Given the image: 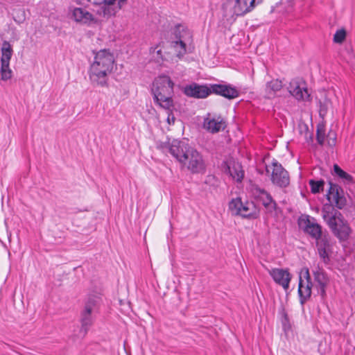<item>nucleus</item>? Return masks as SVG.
<instances>
[{"label":"nucleus","instance_id":"f03ea898","mask_svg":"<svg viewBox=\"0 0 355 355\" xmlns=\"http://www.w3.org/2000/svg\"><path fill=\"white\" fill-rule=\"evenodd\" d=\"M179 162L182 166L193 174L205 173L207 168L205 161L202 154L185 141H179Z\"/></svg>","mask_w":355,"mask_h":355},{"label":"nucleus","instance_id":"f704fd0d","mask_svg":"<svg viewBox=\"0 0 355 355\" xmlns=\"http://www.w3.org/2000/svg\"><path fill=\"white\" fill-rule=\"evenodd\" d=\"M150 53L153 55V57L155 58H162V50L160 49H158V46H156L155 48H150Z\"/></svg>","mask_w":355,"mask_h":355},{"label":"nucleus","instance_id":"4c0bfd02","mask_svg":"<svg viewBox=\"0 0 355 355\" xmlns=\"http://www.w3.org/2000/svg\"><path fill=\"white\" fill-rule=\"evenodd\" d=\"M88 1L93 4H105V0H88Z\"/></svg>","mask_w":355,"mask_h":355},{"label":"nucleus","instance_id":"2f4dec72","mask_svg":"<svg viewBox=\"0 0 355 355\" xmlns=\"http://www.w3.org/2000/svg\"><path fill=\"white\" fill-rule=\"evenodd\" d=\"M316 139L320 145H323L325 139V131L322 126H318L316 131Z\"/></svg>","mask_w":355,"mask_h":355},{"label":"nucleus","instance_id":"2eb2a0df","mask_svg":"<svg viewBox=\"0 0 355 355\" xmlns=\"http://www.w3.org/2000/svg\"><path fill=\"white\" fill-rule=\"evenodd\" d=\"M269 274L273 279L274 282L282 286L285 291H287L289 288L291 275L287 269L272 268L269 270Z\"/></svg>","mask_w":355,"mask_h":355},{"label":"nucleus","instance_id":"a878e982","mask_svg":"<svg viewBox=\"0 0 355 355\" xmlns=\"http://www.w3.org/2000/svg\"><path fill=\"white\" fill-rule=\"evenodd\" d=\"M195 50L194 43H186L179 41V60L186 54H191Z\"/></svg>","mask_w":355,"mask_h":355},{"label":"nucleus","instance_id":"72a5a7b5","mask_svg":"<svg viewBox=\"0 0 355 355\" xmlns=\"http://www.w3.org/2000/svg\"><path fill=\"white\" fill-rule=\"evenodd\" d=\"M336 135L334 132H329L327 135V143L329 146H334L336 144Z\"/></svg>","mask_w":355,"mask_h":355},{"label":"nucleus","instance_id":"5701e85b","mask_svg":"<svg viewBox=\"0 0 355 355\" xmlns=\"http://www.w3.org/2000/svg\"><path fill=\"white\" fill-rule=\"evenodd\" d=\"M282 87V82L279 79L267 81L263 91L264 97L268 99L274 98L277 96V92L280 91Z\"/></svg>","mask_w":355,"mask_h":355},{"label":"nucleus","instance_id":"c756f323","mask_svg":"<svg viewBox=\"0 0 355 355\" xmlns=\"http://www.w3.org/2000/svg\"><path fill=\"white\" fill-rule=\"evenodd\" d=\"M1 78L3 81L10 80L12 78V71L10 68V64H1Z\"/></svg>","mask_w":355,"mask_h":355},{"label":"nucleus","instance_id":"412c9836","mask_svg":"<svg viewBox=\"0 0 355 355\" xmlns=\"http://www.w3.org/2000/svg\"><path fill=\"white\" fill-rule=\"evenodd\" d=\"M316 246L320 257L324 263L329 261L328 251L330 248L329 237L328 234H323L320 238L316 239Z\"/></svg>","mask_w":355,"mask_h":355},{"label":"nucleus","instance_id":"aec40b11","mask_svg":"<svg viewBox=\"0 0 355 355\" xmlns=\"http://www.w3.org/2000/svg\"><path fill=\"white\" fill-rule=\"evenodd\" d=\"M204 128L211 133L218 132L225 127V121L221 116H211L210 114L205 119Z\"/></svg>","mask_w":355,"mask_h":355},{"label":"nucleus","instance_id":"7c9ffc66","mask_svg":"<svg viewBox=\"0 0 355 355\" xmlns=\"http://www.w3.org/2000/svg\"><path fill=\"white\" fill-rule=\"evenodd\" d=\"M204 183L211 187L216 188L219 184L218 178L214 175H208L206 176Z\"/></svg>","mask_w":355,"mask_h":355},{"label":"nucleus","instance_id":"f257e3e1","mask_svg":"<svg viewBox=\"0 0 355 355\" xmlns=\"http://www.w3.org/2000/svg\"><path fill=\"white\" fill-rule=\"evenodd\" d=\"M114 62L113 55L107 50L96 53L89 72V78L94 85L101 87L107 85V75L112 70Z\"/></svg>","mask_w":355,"mask_h":355},{"label":"nucleus","instance_id":"4be33fe9","mask_svg":"<svg viewBox=\"0 0 355 355\" xmlns=\"http://www.w3.org/2000/svg\"><path fill=\"white\" fill-rule=\"evenodd\" d=\"M94 304L93 302L89 300L86 303L85 309L81 313V331H83L84 334H87L89 327L93 322L92 312Z\"/></svg>","mask_w":355,"mask_h":355},{"label":"nucleus","instance_id":"9b49d317","mask_svg":"<svg viewBox=\"0 0 355 355\" xmlns=\"http://www.w3.org/2000/svg\"><path fill=\"white\" fill-rule=\"evenodd\" d=\"M314 277L313 290L316 291L317 294L320 295L322 298L326 296V288L329 284V278L325 272L321 269L318 268L313 271Z\"/></svg>","mask_w":355,"mask_h":355},{"label":"nucleus","instance_id":"f3484780","mask_svg":"<svg viewBox=\"0 0 355 355\" xmlns=\"http://www.w3.org/2000/svg\"><path fill=\"white\" fill-rule=\"evenodd\" d=\"M155 147L157 150L168 155L170 154L178 159V139L166 137V141H155Z\"/></svg>","mask_w":355,"mask_h":355},{"label":"nucleus","instance_id":"423d86ee","mask_svg":"<svg viewBox=\"0 0 355 355\" xmlns=\"http://www.w3.org/2000/svg\"><path fill=\"white\" fill-rule=\"evenodd\" d=\"M312 288H313V285L309 269L304 268L300 275L297 291L301 304H304L311 297Z\"/></svg>","mask_w":355,"mask_h":355},{"label":"nucleus","instance_id":"393cba45","mask_svg":"<svg viewBox=\"0 0 355 355\" xmlns=\"http://www.w3.org/2000/svg\"><path fill=\"white\" fill-rule=\"evenodd\" d=\"M13 53V50L10 44L4 41L1 47V64H10V61Z\"/></svg>","mask_w":355,"mask_h":355},{"label":"nucleus","instance_id":"9d476101","mask_svg":"<svg viewBox=\"0 0 355 355\" xmlns=\"http://www.w3.org/2000/svg\"><path fill=\"white\" fill-rule=\"evenodd\" d=\"M299 225L312 238L316 239L322 234V227L315 222V218L306 216L299 220Z\"/></svg>","mask_w":355,"mask_h":355},{"label":"nucleus","instance_id":"473e14b6","mask_svg":"<svg viewBox=\"0 0 355 355\" xmlns=\"http://www.w3.org/2000/svg\"><path fill=\"white\" fill-rule=\"evenodd\" d=\"M346 37V31L344 29H340L336 32L334 36V41L336 43H342Z\"/></svg>","mask_w":355,"mask_h":355},{"label":"nucleus","instance_id":"e433bc0d","mask_svg":"<svg viewBox=\"0 0 355 355\" xmlns=\"http://www.w3.org/2000/svg\"><path fill=\"white\" fill-rule=\"evenodd\" d=\"M327 113V107L325 105H321L320 109V114L324 116Z\"/></svg>","mask_w":355,"mask_h":355},{"label":"nucleus","instance_id":"ddd939ff","mask_svg":"<svg viewBox=\"0 0 355 355\" xmlns=\"http://www.w3.org/2000/svg\"><path fill=\"white\" fill-rule=\"evenodd\" d=\"M252 192L255 198L261 202L268 213L272 214L276 210L277 204L275 201L266 190L256 186L254 187Z\"/></svg>","mask_w":355,"mask_h":355},{"label":"nucleus","instance_id":"dca6fc26","mask_svg":"<svg viewBox=\"0 0 355 355\" xmlns=\"http://www.w3.org/2000/svg\"><path fill=\"white\" fill-rule=\"evenodd\" d=\"M289 93L298 101L309 100L310 95L303 82L292 80L288 87Z\"/></svg>","mask_w":355,"mask_h":355},{"label":"nucleus","instance_id":"1a4fd4ad","mask_svg":"<svg viewBox=\"0 0 355 355\" xmlns=\"http://www.w3.org/2000/svg\"><path fill=\"white\" fill-rule=\"evenodd\" d=\"M271 181L274 184L280 187H286L290 182L288 172L277 162H272Z\"/></svg>","mask_w":355,"mask_h":355},{"label":"nucleus","instance_id":"c85d7f7f","mask_svg":"<svg viewBox=\"0 0 355 355\" xmlns=\"http://www.w3.org/2000/svg\"><path fill=\"white\" fill-rule=\"evenodd\" d=\"M309 183L311 187V191L313 193H318L323 191L324 185V180H310Z\"/></svg>","mask_w":355,"mask_h":355},{"label":"nucleus","instance_id":"cd10ccee","mask_svg":"<svg viewBox=\"0 0 355 355\" xmlns=\"http://www.w3.org/2000/svg\"><path fill=\"white\" fill-rule=\"evenodd\" d=\"M334 173L343 180L350 183L353 182V178L351 175L344 171L338 165L334 164Z\"/></svg>","mask_w":355,"mask_h":355},{"label":"nucleus","instance_id":"4468645a","mask_svg":"<svg viewBox=\"0 0 355 355\" xmlns=\"http://www.w3.org/2000/svg\"><path fill=\"white\" fill-rule=\"evenodd\" d=\"M182 90L187 96L195 98H205L211 94V86L209 87L197 83L187 85Z\"/></svg>","mask_w":355,"mask_h":355},{"label":"nucleus","instance_id":"b1692460","mask_svg":"<svg viewBox=\"0 0 355 355\" xmlns=\"http://www.w3.org/2000/svg\"><path fill=\"white\" fill-rule=\"evenodd\" d=\"M226 171L237 182H241L243 178L244 171L242 166L239 163L234 162L232 164L228 165Z\"/></svg>","mask_w":355,"mask_h":355},{"label":"nucleus","instance_id":"6ab92c4d","mask_svg":"<svg viewBox=\"0 0 355 355\" xmlns=\"http://www.w3.org/2000/svg\"><path fill=\"white\" fill-rule=\"evenodd\" d=\"M72 18L76 21L84 24H88L94 21L92 13L83 8L70 7Z\"/></svg>","mask_w":355,"mask_h":355},{"label":"nucleus","instance_id":"7ed1b4c3","mask_svg":"<svg viewBox=\"0 0 355 355\" xmlns=\"http://www.w3.org/2000/svg\"><path fill=\"white\" fill-rule=\"evenodd\" d=\"M173 86L174 83L167 76L156 78L151 87L154 102L164 109H171L173 107Z\"/></svg>","mask_w":355,"mask_h":355},{"label":"nucleus","instance_id":"39448f33","mask_svg":"<svg viewBox=\"0 0 355 355\" xmlns=\"http://www.w3.org/2000/svg\"><path fill=\"white\" fill-rule=\"evenodd\" d=\"M229 209L235 215H240L243 218H256L259 216V211L252 202H243L241 198L232 199L229 203Z\"/></svg>","mask_w":355,"mask_h":355},{"label":"nucleus","instance_id":"bb28decb","mask_svg":"<svg viewBox=\"0 0 355 355\" xmlns=\"http://www.w3.org/2000/svg\"><path fill=\"white\" fill-rule=\"evenodd\" d=\"M186 43H193V34L187 29L179 24V41Z\"/></svg>","mask_w":355,"mask_h":355},{"label":"nucleus","instance_id":"20e7f679","mask_svg":"<svg viewBox=\"0 0 355 355\" xmlns=\"http://www.w3.org/2000/svg\"><path fill=\"white\" fill-rule=\"evenodd\" d=\"M322 214L324 220L340 241H345L348 239L351 229L340 212L331 206L324 205L322 209Z\"/></svg>","mask_w":355,"mask_h":355},{"label":"nucleus","instance_id":"0eeeda50","mask_svg":"<svg viewBox=\"0 0 355 355\" xmlns=\"http://www.w3.org/2000/svg\"><path fill=\"white\" fill-rule=\"evenodd\" d=\"M329 185L330 187L327 194V198L331 203L329 205L334 208L336 207L339 209H343L346 205V198L344 196L343 190L338 185L331 182Z\"/></svg>","mask_w":355,"mask_h":355},{"label":"nucleus","instance_id":"c9c22d12","mask_svg":"<svg viewBox=\"0 0 355 355\" xmlns=\"http://www.w3.org/2000/svg\"><path fill=\"white\" fill-rule=\"evenodd\" d=\"M168 117H167V122L168 124H174L175 122V116L170 112V109L168 110Z\"/></svg>","mask_w":355,"mask_h":355},{"label":"nucleus","instance_id":"f8f14e48","mask_svg":"<svg viewBox=\"0 0 355 355\" xmlns=\"http://www.w3.org/2000/svg\"><path fill=\"white\" fill-rule=\"evenodd\" d=\"M128 0H105V4L98 11L104 18L114 16L126 3Z\"/></svg>","mask_w":355,"mask_h":355},{"label":"nucleus","instance_id":"a211bd4d","mask_svg":"<svg viewBox=\"0 0 355 355\" xmlns=\"http://www.w3.org/2000/svg\"><path fill=\"white\" fill-rule=\"evenodd\" d=\"M222 96L228 99H234L239 95V92L234 87L227 85H211V94Z\"/></svg>","mask_w":355,"mask_h":355},{"label":"nucleus","instance_id":"6e6552de","mask_svg":"<svg viewBox=\"0 0 355 355\" xmlns=\"http://www.w3.org/2000/svg\"><path fill=\"white\" fill-rule=\"evenodd\" d=\"M263 0H235L233 5V13L231 15L230 18L232 21L236 19L235 17L242 16L250 12L255 6V4H259Z\"/></svg>","mask_w":355,"mask_h":355}]
</instances>
